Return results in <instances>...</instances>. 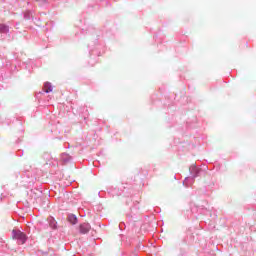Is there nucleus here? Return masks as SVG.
<instances>
[{"instance_id":"obj_1","label":"nucleus","mask_w":256,"mask_h":256,"mask_svg":"<svg viewBox=\"0 0 256 256\" xmlns=\"http://www.w3.org/2000/svg\"><path fill=\"white\" fill-rule=\"evenodd\" d=\"M13 239H17L18 241H20L21 245H23L25 243V241H27V236L25 235V233L21 232L20 230H13Z\"/></svg>"},{"instance_id":"obj_2","label":"nucleus","mask_w":256,"mask_h":256,"mask_svg":"<svg viewBox=\"0 0 256 256\" xmlns=\"http://www.w3.org/2000/svg\"><path fill=\"white\" fill-rule=\"evenodd\" d=\"M91 229V226H89V224L84 223L80 225V232L85 234V233H89V230Z\"/></svg>"},{"instance_id":"obj_3","label":"nucleus","mask_w":256,"mask_h":256,"mask_svg":"<svg viewBox=\"0 0 256 256\" xmlns=\"http://www.w3.org/2000/svg\"><path fill=\"white\" fill-rule=\"evenodd\" d=\"M68 221L69 223H71L72 225H76L77 224V217L73 214H70L68 216Z\"/></svg>"},{"instance_id":"obj_4","label":"nucleus","mask_w":256,"mask_h":256,"mask_svg":"<svg viewBox=\"0 0 256 256\" xmlns=\"http://www.w3.org/2000/svg\"><path fill=\"white\" fill-rule=\"evenodd\" d=\"M53 91V87H51L50 83L45 84V93H51Z\"/></svg>"},{"instance_id":"obj_5","label":"nucleus","mask_w":256,"mask_h":256,"mask_svg":"<svg viewBox=\"0 0 256 256\" xmlns=\"http://www.w3.org/2000/svg\"><path fill=\"white\" fill-rule=\"evenodd\" d=\"M5 31H8L7 26H5L4 24H0V33H5Z\"/></svg>"}]
</instances>
